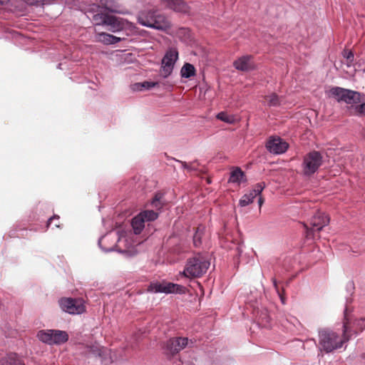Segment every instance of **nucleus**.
<instances>
[{
  "mask_svg": "<svg viewBox=\"0 0 365 365\" xmlns=\"http://www.w3.org/2000/svg\"><path fill=\"white\" fill-rule=\"evenodd\" d=\"M210 265V261L201 254L197 253L187 260L182 274L188 278L200 277L207 272Z\"/></svg>",
  "mask_w": 365,
  "mask_h": 365,
  "instance_id": "2",
  "label": "nucleus"
},
{
  "mask_svg": "<svg viewBox=\"0 0 365 365\" xmlns=\"http://www.w3.org/2000/svg\"><path fill=\"white\" fill-rule=\"evenodd\" d=\"M141 84L143 85V86H142L143 90H150L152 88H154V87L158 86V82H152V81H143V82H141Z\"/></svg>",
  "mask_w": 365,
  "mask_h": 365,
  "instance_id": "35",
  "label": "nucleus"
},
{
  "mask_svg": "<svg viewBox=\"0 0 365 365\" xmlns=\"http://www.w3.org/2000/svg\"><path fill=\"white\" fill-rule=\"evenodd\" d=\"M363 135H364V137L365 138V130H364Z\"/></svg>",
  "mask_w": 365,
  "mask_h": 365,
  "instance_id": "45",
  "label": "nucleus"
},
{
  "mask_svg": "<svg viewBox=\"0 0 365 365\" xmlns=\"http://www.w3.org/2000/svg\"><path fill=\"white\" fill-rule=\"evenodd\" d=\"M188 165H190V166H188V169H187L188 171L196 170L197 169V166L195 165V162L190 163H188Z\"/></svg>",
  "mask_w": 365,
  "mask_h": 365,
  "instance_id": "40",
  "label": "nucleus"
},
{
  "mask_svg": "<svg viewBox=\"0 0 365 365\" xmlns=\"http://www.w3.org/2000/svg\"><path fill=\"white\" fill-rule=\"evenodd\" d=\"M140 215L143 216L145 221H153L158 217V213L153 210H145L143 212H140Z\"/></svg>",
  "mask_w": 365,
  "mask_h": 365,
  "instance_id": "30",
  "label": "nucleus"
},
{
  "mask_svg": "<svg viewBox=\"0 0 365 365\" xmlns=\"http://www.w3.org/2000/svg\"><path fill=\"white\" fill-rule=\"evenodd\" d=\"M94 23L96 25H106L109 26L108 30L115 33L123 30L125 23L123 19L114 15L108 14V11L104 16H96L94 17Z\"/></svg>",
  "mask_w": 365,
  "mask_h": 365,
  "instance_id": "8",
  "label": "nucleus"
},
{
  "mask_svg": "<svg viewBox=\"0 0 365 365\" xmlns=\"http://www.w3.org/2000/svg\"><path fill=\"white\" fill-rule=\"evenodd\" d=\"M166 6L176 12L187 14L190 7L183 0H165Z\"/></svg>",
  "mask_w": 365,
  "mask_h": 365,
  "instance_id": "15",
  "label": "nucleus"
},
{
  "mask_svg": "<svg viewBox=\"0 0 365 365\" xmlns=\"http://www.w3.org/2000/svg\"><path fill=\"white\" fill-rule=\"evenodd\" d=\"M142 86L143 85L141 83H135L131 86V88L134 91H143Z\"/></svg>",
  "mask_w": 365,
  "mask_h": 365,
  "instance_id": "38",
  "label": "nucleus"
},
{
  "mask_svg": "<svg viewBox=\"0 0 365 365\" xmlns=\"http://www.w3.org/2000/svg\"><path fill=\"white\" fill-rule=\"evenodd\" d=\"M178 162H179L181 165H182V167L184 168V169H186L187 170L188 169V166H190V165H188V163H187L185 161H181V160H178Z\"/></svg>",
  "mask_w": 365,
  "mask_h": 365,
  "instance_id": "41",
  "label": "nucleus"
},
{
  "mask_svg": "<svg viewBox=\"0 0 365 365\" xmlns=\"http://www.w3.org/2000/svg\"><path fill=\"white\" fill-rule=\"evenodd\" d=\"M252 56L246 55L238 58L233 62V66L240 71H250L255 68V63L252 61Z\"/></svg>",
  "mask_w": 365,
  "mask_h": 365,
  "instance_id": "13",
  "label": "nucleus"
},
{
  "mask_svg": "<svg viewBox=\"0 0 365 365\" xmlns=\"http://www.w3.org/2000/svg\"><path fill=\"white\" fill-rule=\"evenodd\" d=\"M0 365H25L15 353H10L0 359Z\"/></svg>",
  "mask_w": 365,
  "mask_h": 365,
  "instance_id": "18",
  "label": "nucleus"
},
{
  "mask_svg": "<svg viewBox=\"0 0 365 365\" xmlns=\"http://www.w3.org/2000/svg\"><path fill=\"white\" fill-rule=\"evenodd\" d=\"M217 118L230 124L235 123L236 120L235 117L233 115H229L225 112L219 113L217 115Z\"/></svg>",
  "mask_w": 365,
  "mask_h": 365,
  "instance_id": "26",
  "label": "nucleus"
},
{
  "mask_svg": "<svg viewBox=\"0 0 365 365\" xmlns=\"http://www.w3.org/2000/svg\"><path fill=\"white\" fill-rule=\"evenodd\" d=\"M329 93L338 102H344L352 105L359 103L361 101V93L341 87L331 88L329 90Z\"/></svg>",
  "mask_w": 365,
  "mask_h": 365,
  "instance_id": "5",
  "label": "nucleus"
},
{
  "mask_svg": "<svg viewBox=\"0 0 365 365\" xmlns=\"http://www.w3.org/2000/svg\"><path fill=\"white\" fill-rule=\"evenodd\" d=\"M98 245L105 252L113 251L116 245V237L111 234L106 235L99 239Z\"/></svg>",
  "mask_w": 365,
  "mask_h": 365,
  "instance_id": "14",
  "label": "nucleus"
},
{
  "mask_svg": "<svg viewBox=\"0 0 365 365\" xmlns=\"http://www.w3.org/2000/svg\"><path fill=\"white\" fill-rule=\"evenodd\" d=\"M247 181L245 173L239 167L234 168L230 173L228 182L240 185L242 182Z\"/></svg>",
  "mask_w": 365,
  "mask_h": 365,
  "instance_id": "16",
  "label": "nucleus"
},
{
  "mask_svg": "<svg viewBox=\"0 0 365 365\" xmlns=\"http://www.w3.org/2000/svg\"><path fill=\"white\" fill-rule=\"evenodd\" d=\"M264 187L265 183L264 182L257 183L255 185L254 189L252 190V192L254 194L255 197H257V195H260V193L262 192Z\"/></svg>",
  "mask_w": 365,
  "mask_h": 365,
  "instance_id": "31",
  "label": "nucleus"
},
{
  "mask_svg": "<svg viewBox=\"0 0 365 365\" xmlns=\"http://www.w3.org/2000/svg\"><path fill=\"white\" fill-rule=\"evenodd\" d=\"M272 282H273V284H274V288H275L276 291L277 292V293L279 294V296H281V295H280V293H279V289H278V286H277V280H276V279L273 278V279H272ZM281 297V300H282V303H284V299H283L282 297Z\"/></svg>",
  "mask_w": 365,
  "mask_h": 365,
  "instance_id": "39",
  "label": "nucleus"
},
{
  "mask_svg": "<svg viewBox=\"0 0 365 365\" xmlns=\"http://www.w3.org/2000/svg\"><path fill=\"white\" fill-rule=\"evenodd\" d=\"M155 19L150 28L160 31H165L170 29V24L164 16L158 14Z\"/></svg>",
  "mask_w": 365,
  "mask_h": 365,
  "instance_id": "20",
  "label": "nucleus"
},
{
  "mask_svg": "<svg viewBox=\"0 0 365 365\" xmlns=\"http://www.w3.org/2000/svg\"><path fill=\"white\" fill-rule=\"evenodd\" d=\"M163 1H165V0H163Z\"/></svg>",
  "mask_w": 365,
  "mask_h": 365,
  "instance_id": "46",
  "label": "nucleus"
},
{
  "mask_svg": "<svg viewBox=\"0 0 365 365\" xmlns=\"http://www.w3.org/2000/svg\"><path fill=\"white\" fill-rule=\"evenodd\" d=\"M323 162L322 156L319 151L313 150L308 153L302 163L303 173L307 176H310L317 171Z\"/></svg>",
  "mask_w": 365,
  "mask_h": 365,
  "instance_id": "7",
  "label": "nucleus"
},
{
  "mask_svg": "<svg viewBox=\"0 0 365 365\" xmlns=\"http://www.w3.org/2000/svg\"><path fill=\"white\" fill-rule=\"evenodd\" d=\"M237 250H238L239 253L241 252V250H240V249L239 247L237 248Z\"/></svg>",
  "mask_w": 365,
  "mask_h": 365,
  "instance_id": "44",
  "label": "nucleus"
},
{
  "mask_svg": "<svg viewBox=\"0 0 365 365\" xmlns=\"http://www.w3.org/2000/svg\"><path fill=\"white\" fill-rule=\"evenodd\" d=\"M163 197V194L161 192H157L155 193L154 197L153 198L151 201V205L156 208L157 210H160L163 205V203L161 202L162 198Z\"/></svg>",
  "mask_w": 365,
  "mask_h": 365,
  "instance_id": "29",
  "label": "nucleus"
},
{
  "mask_svg": "<svg viewBox=\"0 0 365 365\" xmlns=\"http://www.w3.org/2000/svg\"><path fill=\"white\" fill-rule=\"evenodd\" d=\"M106 12V7L101 6L100 5L96 4L89 5L86 11L88 17L91 18L93 21L94 17L96 18L97 14L98 16H104Z\"/></svg>",
  "mask_w": 365,
  "mask_h": 365,
  "instance_id": "19",
  "label": "nucleus"
},
{
  "mask_svg": "<svg viewBox=\"0 0 365 365\" xmlns=\"http://www.w3.org/2000/svg\"><path fill=\"white\" fill-rule=\"evenodd\" d=\"M178 59V51L175 48H170L162 59L160 75L168 78L173 72L174 66Z\"/></svg>",
  "mask_w": 365,
  "mask_h": 365,
  "instance_id": "10",
  "label": "nucleus"
},
{
  "mask_svg": "<svg viewBox=\"0 0 365 365\" xmlns=\"http://www.w3.org/2000/svg\"><path fill=\"white\" fill-rule=\"evenodd\" d=\"M22 1L25 2L28 5H38V4H44L46 2H48L49 0H21Z\"/></svg>",
  "mask_w": 365,
  "mask_h": 365,
  "instance_id": "36",
  "label": "nucleus"
},
{
  "mask_svg": "<svg viewBox=\"0 0 365 365\" xmlns=\"http://www.w3.org/2000/svg\"><path fill=\"white\" fill-rule=\"evenodd\" d=\"M188 339L186 337H174L168 339L165 346L166 354L175 355L185 348Z\"/></svg>",
  "mask_w": 365,
  "mask_h": 365,
  "instance_id": "11",
  "label": "nucleus"
},
{
  "mask_svg": "<svg viewBox=\"0 0 365 365\" xmlns=\"http://www.w3.org/2000/svg\"><path fill=\"white\" fill-rule=\"evenodd\" d=\"M180 73L182 77L189 78L195 75V68L193 65L186 63L182 67Z\"/></svg>",
  "mask_w": 365,
  "mask_h": 365,
  "instance_id": "22",
  "label": "nucleus"
},
{
  "mask_svg": "<svg viewBox=\"0 0 365 365\" xmlns=\"http://www.w3.org/2000/svg\"><path fill=\"white\" fill-rule=\"evenodd\" d=\"M349 111L351 115L364 116L365 115V103L359 105L351 106Z\"/></svg>",
  "mask_w": 365,
  "mask_h": 365,
  "instance_id": "24",
  "label": "nucleus"
},
{
  "mask_svg": "<svg viewBox=\"0 0 365 365\" xmlns=\"http://www.w3.org/2000/svg\"><path fill=\"white\" fill-rule=\"evenodd\" d=\"M61 309L70 314H81L86 312L84 301L81 298L62 297L58 300Z\"/></svg>",
  "mask_w": 365,
  "mask_h": 365,
  "instance_id": "6",
  "label": "nucleus"
},
{
  "mask_svg": "<svg viewBox=\"0 0 365 365\" xmlns=\"http://www.w3.org/2000/svg\"><path fill=\"white\" fill-rule=\"evenodd\" d=\"M256 197L254 194L250 191L248 194H245L242 196V197L240 200L239 205L241 207H245L253 202V200Z\"/></svg>",
  "mask_w": 365,
  "mask_h": 365,
  "instance_id": "28",
  "label": "nucleus"
},
{
  "mask_svg": "<svg viewBox=\"0 0 365 365\" xmlns=\"http://www.w3.org/2000/svg\"><path fill=\"white\" fill-rule=\"evenodd\" d=\"M157 14L158 13L155 11L141 13L138 17V22L144 26L150 28Z\"/></svg>",
  "mask_w": 365,
  "mask_h": 365,
  "instance_id": "17",
  "label": "nucleus"
},
{
  "mask_svg": "<svg viewBox=\"0 0 365 365\" xmlns=\"http://www.w3.org/2000/svg\"><path fill=\"white\" fill-rule=\"evenodd\" d=\"M269 106H278L281 103L280 98L274 93L265 97Z\"/></svg>",
  "mask_w": 365,
  "mask_h": 365,
  "instance_id": "27",
  "label": "nucleus"
},
{
  "mask_svg": "<svg viewBox=\"0 0 365 365\" xmlns=\"http://www.w3.org/2000/svg\"><path fill=\"white\" fill-rule=\"evenodd\" d=\"M148 292L155 293H165V294H185L187 288L182 285L174 284L172 282H151L148 287Z\"/></svg>",
  "mask_w": 365,
  "mask_h": 365,
  "instance_id": "9",
  "label": "nucleus"
},
{
  "mask_svg": "<svg viewBox=\"0 0 365 365\" xmlns=\"http://www.w3.org/2000/svg\"><path fill=\"white\" fill-rule=\"evenodd\" d=\"M125 39V38L117 37L115 36L110 34L111 45L115 44V43H117L121 41H123Z\"/></svg>",
  "mask_w": 365,
  "mask_h": 365,
  "instance_id": "37",
  "label": "nucleus"
},
{
  "mask_svg": "<svg viewBox=\"0 0 365 365\" xmlns=\"http://www.w3.org/2000/svg\"><path fill=\"white\" fill-rule=\"evenodd\" d=\"M348 308L346 307L344 312L343 331L342 336L329 329H324L319 331V344L321 349L327 353H330L336 349L342 347L343 344L351 339L349 334V318L348 316Z\"/></svg>",
  "mask_w": 365,
  "mask_h": 365,
  "instance_id": "1",
  "label": "nucleus"
},
{
  "mask_svg": "<svg viewBox=\"0 0 365 365\" xmlns=\"http://www.w3.org/2000/svg\"><path fill=\"white\" fill-rule=\"evenodd\" d=\"M96 40L105 45H111L110 34L106 32L98 33L96 35Z\"/></svg>",
  "mask_w": 365,
  "mask_h": 365,
  "instance_id": "25",
  "label": "nucleus"
},
{
  "mask_svg": "<svg viewBox=\"0 0 365 365\" xmlns=\"http://www.w3.org/2000/svg\"><path fill=\"white\" fill-rule=\"evenodd\" d=\"M329 217L324 212L317 211L311 217L309 226L306 223H303V226L305 229V237L307 240L314 238L316 232H320L325 226L329 223Z\"/></svg>",
  "mask_w": 365,
  "mask_h": 365,
  "instance_id": "3",
  "label": "nucleus"
},
{
  "mask_svg": "<svg viewBox=\"0 0 365 365\" xmlns=\"http://www.w3.org/2000/svg\"><path fill=\"white\" fill-rule=\"evenodd\" d=\"M145 220L140 213L133 218L131 225L135 235H139L145 227Z\"/></svg>",
  "mask_w": 365,
  "mask_h": 365,
  "instance_id": "21",
  "label": "nucleus"
},
{
  "mask_svg": "<svg viewBox=\"0 0 365 365\" xmlns=\"http://www.w3.org/2000/svg\"><path fill=\"white\" fill-rule=\"evenodd\" d=\"M343 56L347 60L349 63L354 61V53L350 50H344L343 51Z\"/></svg>",
  "mask_w": 365,
  "mask_h": 365,
  "instance_id": "34",
  "label": "nucleus"
},
{
  "mask_svg": "<svg viewBox=\"0 0 365 365\" xmlns=\"http://www.w3.org/2000/svg\"><path fill=\"white\" fill-rule=\"evenodd\" d=\"M354 326L359 332H362L365 329V318L355 320Z\"/></svg>",
  "mask_w": 365,
  "mask_h": 365,
  "instance_id": "33",
  "label": "nucleus"
},
{
  "mask_svg": "<svg viewBox=\"0 0 365 365\" xmlns=\"http://www.w3.org/2000/svg\"><path fill=\"white\" fill-rule=\"evenodd\" d=\"M204 232L205 227L199 226L197 227L193 235V245L195 247H198L202 245V237L204 235Z\"/></svg>",
  "mask_w": 365,
  "mask_h": 365,
  "instance_id": "23",
  "label": "nucleus"
},
{
  "mask_svg": "<svg viewBox=\"0 0 365 365\" xmlns=\"http://www.w3.org/2000/svg\"><path fill=\"white\" fill-rule=\"evenodd\" d=\"M53 222L55 227H60L58 215H54L53 216L51 217L47 221L46 227H49Z\"/></svg>",
  "mask_w": 365,
  "mask_h": 365,
  "instance_id": "32",
  "label": "nucleus"
},
{
  "mask_svg": "<svg viewBox=\"0 0 365 365\" xmlns=\"http://www.w3.org/2000/svg\"><path fill=\"white\" fill-rule=\"evenodd\" d=\"M264 202V200L262 197H259V200H258V203H259V207L262 206V205L263 204Z\"/></svg>",
  "mask_w": 365,
  "mask_h": 365,
  "instance_id": "42",
  "label": "nucleus"
},
{
  "mask_svg": "<svg viewBox=\"0 0 365 365\" xmlns=\"http://www.w3.org/2000/svg\"><path fill=\"white\" fill-rule=\"evenodd\" d=\"M288 147V143L279 137H271L266 143L267 150L277 155L285 153Z\"/></svg>",
  "mask_w": 365,
  "mask_h": 365,
  "instance_id": "12",
  "label": "nucleus"
},
{
  "mask_svg": "<svg viewBox=\"0 0 365 365\" xmlns=\"http://www.w3.org/2000/svg\"><path fill=\"white\" fill-rule=\"evenodd\" d=\"M360 357L362 359H364L365 360V353L361 354Z\"/></svg>",
  "mask_w": 365,
  "mask_h": 365,
  "instance_id": "43",
  "label": "nucleus"
},
{
  "mask_svg": "<svg viewBox=\"0 0 365 365\" xmlns=\"http://www.w3.org/2000/svg\"><path fill=\"white\" fill-rule=\"evenodd\" d=\"M37 338L48 345H60L68 341L69 336L66 331L58 329H42L38 331Z\"/></svg>",
  "mask_w": 365,
  "mask_h": 365,
  "instance_id": "4",
  "label": "nucleus"
}]
</instances>
